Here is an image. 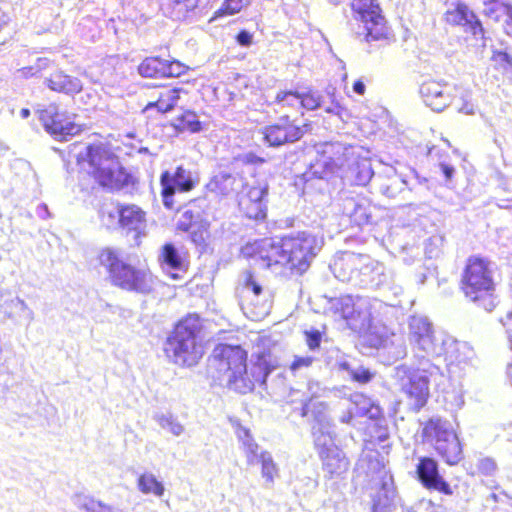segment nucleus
<instances>
[{
    "instance_id": "f257e3e1",
    "label": "nucleus",
    "mask_w": 512,
    "mask_h": 512,
    "mask_svg": "<svg viewBox=\"0 0 512 512\" xmlns=\"http://www.w3.org/2000/svg\"><path fill=\"white\" fill-rule=\"evenodd\" d=\"M323 239L308 231L297 232L281 239L263 238L241 248V255L253 259L262 267H288L299 274L305 272L321 249Z\"/></svg>"
},
{
    "instance_id": "f03ea898",
    "label": "nucleus",
    "mask_w": 512,
    "mask_h": 512,
    "mask_svg": "<svg viewBox=\"0 0 512 512\" xmlns=\"http://www.w3.org/2000/svg\"><path fill=\"white\" fill-rule=\"evenodd\" d=\"M246 362L247 353L240 346L219 344L213 350L210 367L217 370V378L225 382L229 389L245 394L253 390L255 383L265 385L274 369L266 355L258 357L251 374L247 372Z\"/></svg>"
},
{
    "instance_id": "7ed1b4c3",
    "label": "nucleus",
    "mask_w": 512,
    "mask_h": 512,
    "mask_svg": "<svg viewBox=\"0 0 512 512\" xmlns=\"http://www.w3.org/2000/svg\"><path fill=\"white\" fill-rule=\"evenodd\" d=\"M77 164L103 187L119 190L129 184L130 175L104 143L86 145L77 154Z\"/></svg>"
},
{
    "instance_id": "20e7f679",
    "label": "nucleus",
    "mask_w": 512,
    "mask_h": 512,
    "mask_svg": "<svg viewBox=\"0 0 512 512\" xmlns=\"http://www.w3.org/2000/svg\"><path fill=\"white\" fill-rule=\"evenodd\" d=\"M201 329L202 322L196 314H190L180 320L164 344L167 357L180 366L196 365L204 354Z\"/></svg>"
},
{
    "instance_id": "39448f33",
    "label": "nucleus",
    "mask_w": 512,
    "mask_h": 512,
    "mask_svg": "<svg viewBox=\"0 0 512 512\" xmlns=\"http://www.w3.org/2000/svg\"><path fill=\"white\" fill-rule=\"evenodd\" d=\"M494 282V264L486 258H468L461 277V290L465 297L486 311L497 305Z\"/></svg>"
},
{
    "instance_id": "423d86ee",
    "label": "nucleus",
    "mask_w": 512,
    "mask_h": 512,
    "mask_svg": "<svg viewBox=\"0 0 512 512\" xmlns=\"http://www.w3.org/2000/svg\"><path fill=\"white\" fill-rule=\"evenodd\" d=\"M328 309L359 333H377L383 302L363 296L342 295L329 299Z\"/></svg>"
},
{
    "instance_id": "0eeeda50",
    "label": "nucleus",
    "mask_w": 512,
    "mask_h": 512,
    "mask_svg": "<svg viewBox=\"0 0 512 512\" xmlns=\"http://www.w3.org/2000/svg\"><path fill=\"white\" fill-rule=\"evenodd\" d=\"M99 262L106 269L114 286L140 294H148L153 291L155 281L151 272L125 262L118 250L103 249L99 254Z\"/></svg>"
},
{
    "instance_id": "6e6552de",
    "label": "nucleus",
    "mask_w": 512,
    "mask_h": 512,
    "mask_svg": "<svg viewBox=\"0 0 512 512\" xmlns=\"http://www.w3.org/2000/svg\"><path fill=\"white\" fill-rule=\"evenodd\" d=\"M443 336L436 334L432 322L423 315H413L408 319L407 338L414 357L427 362L443 354Z\"/></svg>"
},
{
    "instance_id": "1a4fd4ad",
    "label": "nucleus",
    "mask_w": 512,
    "mask_h": 512,
    "mask_svg": "<svg viewBox=\"0 0 512 512\" xmlns=\"http://www.w3.org/2000/svg\"><path fill=\"white\" fill-rule=\"evenodd\" d=\"M422 435L447 464L455 465L462 460V446L449 421L431 418L425 424Z\"/></svg>"
},
{
    "instance_id": "9d476101",
    "label": "nucleus",
    "mask_w": 512,
    "mask_h": 512,
    "mask_svg": "<svg viewBox=\"0 0 512 512\" xmlns=\"http://www.w3.org/2000/svg\"><path fill=\"white\" fill-rule=\"evenodd\" d=\"M429 376L441 374L440 368L435 364H430L428 368L421 370L411 369L406 365H400L395 368V379L400 390L406 395L409 405L416 411H419L427 402L429 397Z\"/></svg>"
},
{
    "instance_id": "9b49d317",
    "label": "nucleus",
    "mask_w": 512,
    "mask_h": 512,
    "mask_svg": "<svg viewBox=\"0 0 512 512\" xmlns=\"http://www.w3.org/2000/svg\"><path fill=\"white\" fill-rule=\"evenodd\" d=\"M353 17L362 24V31L358 35H364L368 43L382 41L389 38V28L382 10L376 0H353L351 3Z\"/></svg>"
},
{
    "instance_id": "f8f14e48",
    "label": "nucleus",
    "mask_w": 512,
    "mask_h": 512,
    "mask_svg": "<svg viewBox=\"0 0 512 512\" xmlns=\"http://www.w3.org/2000/svg\"><path fill=\"white\" fill-rule=\"evenodd\" d=\"M304 127L305 125L297 123V117L291 119V115L284 114L276 123L263 127L264 143L269 147L277 148L297 142L305 134Z\"/></svg>"
},
{
    "instance_id": "ddd939ff",
    "label": "nucleus",
    "mask_w": 512,
    "mask_h": 512,
    "mask_svg": "<svg viewBox=\"0 0 512 512\" xmlns=\"http://www.w3.org/2000/svg\"><path fill=\"white\" fill-rule=\"evenodd\" d=\"M37 114L45 131L56 140H67L81 131L80 125L74 123L66 112L60 111L55 104L38 109Z\"/></svg>"
},
{
    "instance_id": "4468645a",
    "label": "nucleus",
    "mask_w": 512,
    "mask_h": 512,
    "mask_svg": "<svg viewBox=\"0 0 512 512\" xmlns=\"http://www.w3.org/2000/svg\"><path fill=\"white\" fill-rule=\"evenodd\" d=\"M360 264L355 287L367 289L391 288L393 273L383 263L363 254Z\"/></svg>"
},
{
    "instance_id": "2eb2a0df",
    "label": "nucleus",
    "mask_w": 512,
    "mask_h": 512,
    "mask_svg": "<svg viewBox=\"0 0 512 512\" xmlns=\"http://www.w3.org/2000/svg\"><path fill=\"white\" fill-rule=\"evenodd\" d=\"M237 296L245 314H251L252 318L266 315L270 305L267 301L260 302L262 287L254 280L253 275L246 271L242 275V285L237 288Z\"/></svg>"
},
{
    "instance_id": "dca6fc26",
    "label": "nucleus",
    "mask_w": 512,
    "mask_h": 512,
    "mask_svg": "<svg viewBox=\"0 0 512 512\" xmlns=\"http://www.w3.org/2000/svg\"><path fill=\"white\" fill-rule=\"evenodd\" d=\"M268 185L257 182L247 185L239 197V207L249 219L260 220L266 217Z\"/></svg>"
},
{
    "instance_id": "f3484780",
    "label": "nucleus",
    "mask_w": 512,
    "mask_h": 512,
    "mask_svg": "<svg viewBox=\"0 0 512 512\" xmlns=\"http://www.w3.org/2000/svg\"><path fill=\"white\" fill-rule=\"evenodd\" d=\"M417 460L415 473L419 482L427 489L451 495L452 490L441 476L438 462L434 458L425 456H420Z\"/></svg>"
},
{
    "instance_id": "a211bd4d",
    "label": "nucleus",
    "mask_w": 512,
    "mask_h": 512,
    "mask_svg": "<svg viewBox=\"0 0 512 512\" xmlns=\"http://www.w3.org/2000/svg\"><path fill=\"white\" fill-rule=\"evenodd\" d=\"M119 227L126 234L133 233V238L138 244L139 239L146 235V213L135 204L120 205Z\"/></svg>"
},
{
    "instance_id": "6ab92c4d",
    "label": "nucleus",
    "mask_w": 512,
    "mask_h": 512,
    "mask_svg": "<svg viewBox=\"0 0 512 512\" xmlns=\"http://www.w3.org/2000/svg\"><path fill=\"white\" fill-rule=\"evenodd\" d=\"M421 97L433 111L442 112L452 102L451 87L437 81H426L420 86Z\"/></svg>"
},
{
    "instance_id": "aec40b11",
    "label": "nucleus",
    "mask_w": 512,
    "mask_h": 512,
    "mask_svg": "<svg viewBox=\"0 0 512 512\" xmlns=\"http://www.w3.org/2000/svg\"><path fill=\"white\" fill-rule=\"evenodd\" d=\"M363 254H356L353 252H344L333 260L330 264V269L334 276L346 283L355 285L357 272L361 267V258Z\"/></svg>"
},
{
    "instance_id": "412c9836",
    "label": "nucleus",
    "mask_w": 512,
    "mask_h": 512,
    "mask_svg": "<svg viewBox=\"0 0 512 512\" xmlns=\"http://www.w3.org/2000/svg\"><path fill=\"white\" fill-rule=\"evenodd\" d=\"M356 147L340 142L325 143L322 146V154L326 158V164L338 169L347 170L355 162L357 156Z\"/></svg>"
},
{
    "instance_id": "4be33fe9",
    "label": "nucleus",
    "mask_w": 512,
    "mask_h": 512,
    "mask_svg": "<svg viewBox=\"0 0 512 512\" xmlns=\"http://www.w3.org/2000/svg\"><path fill=\"white\" fill-rule=\"evenodd\" d=\"M408 186V180L398 174L396 169L391 166L386 167L383 172L377 174L374 178V187L388 198H395Z\"/></svg>"
},
{
    "instance_id": "5701e85b",
    "label": "nucleus",
    "mask_w": 512,
    "mask_h": 512,
    "mask_svg": "<svg viewBox=\"0 0 512 512\" xmlns=\"http://www.w3.org/2000/svg\"><path fill=\"white\" fill-rule=\"evenodd\" d=\"M443 354L448 365L466 363L474 357L473 348L466 342H461L449 335L443 336Z\"/></svg>"
},
{
    "instance_id": "b1692460",
    "label": "nucleus",
    "mask_w": 512,
    "mask_h": 512,
    "mask_svg": "<svg viewBox=\"0 0 512 512\" xmlns=\"http://www.w3.org/2000/svg\"><path fill=\"white\" fill-rule=\"evenodd\" d=\"M158 261L164 271H176L174 273H170L171 278L174 280L181 279V273L186 272L185 260L172 243H166L162 246L158 256Z\"/></svg>"
},
{
    "instance_id": "393cba45",
    "label": "nucleus",
    "mask_w": 512,
    "mask_h": 512,
    "mask_svg": "<svg viewBox=\"0 0 512 512\" xmlns=\"http://www.w3.org/2000/svg\"><path fill=\"white\" fill-rule=\"evenodd\" d=\"M160 184H165L175 191L189 192L197 184V180L189 169L180 165L172 171H164L160 176Z\"/></svg>"
},
{
    "instance_id": "a878e982",
    "label": "nucleus",
    "mask_w": 512,
    "mask_h": 512,
    "mask_svg": "<svg viewBox=\"0 0 512 512\" xmlns=\"http://www.w3.org/2000/svg\"><path fill=\"white\" fill-rule=\"evenodd\" d=\"M342 212L358 227L367 225L371 219L370 205L363 198L349 197L342 201Z\"/></svg>"
},
{
    "instance_id": "bb28decb",
    "label": "nucleus",
    "mask_w": 512,
    "mask_h": 512,
    "mask_svg": "<svg viewBox=\"0 0 512 512\" xmlns=\"http://www.w3.org/2000/svg\"><path fill=\"white\" fill-rule=\"evenodd\" d=\"M446 20L450 24L467 27L474 36L483 34L481 22L464 4H458L455 9L447 11Z\"/></svg>"
},
{
    "instance_id": "cd10ccee",
    "label": "nucleus",
    "mask_w": 512,
    "mask_h": 512,
    "mask_svg": "<svg viewBox=\"0 0 512 512\" xmlns=\"http://www.w3.org/2000/svg\"><path fill=\"white\" fill-rule=\"evenodd\" d=\"M274 111L280 116L291 115V119L303 116L301 111L300 93L297 91H280L273 101Z\"/></svg>"
},
{
    "instance_id": "c85d7f7f",
    "label": "nucleus",
    "mask_w": 512,
    "mask_h": 512,
    "mask_svg": "<svg viewBox=\"0 0 512 512\" xmlns=\"http://www.w3.org/2000/svg\"><path fill=\"white\" fill-rule=\"evenodd\" d=\"M395 497L392 476L380 471V489L373 497V512H389Z\"/></svg>"
},
{
    "instance_id": "c756f323",
    "label": "nucleus",
    "mask_w": 512,
    "mask_h": 512,
    "mask_svg": "<svg viewBox=\"0 0 512 512\" xmlns=\"http://www.w3.org/2000/svg\"><path fill=\"white\" fill-rule=\"evenodd\" d=\"M322 461L323 471L329 478L339 477L346 473L349 468V461L344 452L339 448H332L330 451L319 456Z\"/></svg>"
},
{
    "instance_id": "7c9ffc66",
    "label": "nucleus",
    "mask_w": 512,
    "mask_h": 512,
    "mask_svg": "<svg viewBox=\"0 0 512 512\" xmlns=\"http://www.w3.org/2000/svg\"><path fill=\"white\" fill-rule=\"evenodd\" d=\"M237 437L241 443V449L244 452L248 465H261L263 456L271 455L270 452L260 449L248 429L240 427L237 431Z\"/></svg>"
},
{
    "instance_id": "2f4dec72",
    "label": "nucleus",
    "mask_w": 512,
    "mask_h": 512,
    "mask_svg": "<svg viewBox=\"0 0 512 512\" xmlns=\"http://www.w3.org/2000/svg\"><path fill=\"white\" fill-rule=\"evenodd\" d=\"M237 437L241 443V449L244 452L248 465H261L263 456L271 455L270 452L260 449L248 429L240 427L237 431Z\"/></svg>"
},
{
    "instance_id": "473e14b6",
    "label": "nucleus",
    "mask_w": 512,
    "mask_h": 512,
    "mask_svg": "<svg viewBox=\"0 0 512 512\" xmlns=\"http://www.w3.org/2000/svg\"><path fill=\"white\" fill-rule=\"evenodd\" d=\"M240 186H243L242 179L229 172L220 171L206 184V189L216 195L226 196L236 191Z\"/></svg>"
},
{
    "instance_id": "72a5a7b5",
    "label": "nucleus",
    "mask_w": 512,
    "mask_h": 512,
    "mask_svg": "<svg viewBox=\"0 0 512 512\" xmlns=\"http://www.w3.org/2000/svg\"><path fill=\"white\" fill-rule=\"evenodd\" d=\"M182 95H187V91L182 87L164 88L159 92L157 100L149 102L145 110L156 108L161 113H167L178 106Z\"/></svg>"
},
{
    "instance_id": "f704fd0d",
    "label": "nucleus",
    "mask_w": 512,
    "mask_h": 512,
    "mask_svg": "<svg viewBox=\"0 0 512 512\" xmlns=\"http://www.w3.org/2000/svg\"><path fill=\"white\" fill-rule=\"evenodd\" d=\"M44 84L52 91L65 94H75L82 90V83L78 78L64 74L62 71H56L45 78Z\"/></svg>"
},
{
    "instance_id": "c9c22d12",
    "label": "nucleus",
    "mask_w": 512,
    "mask_h": 512,
    "mask_svg": "<svg viewBox=\"0 0 512 512\" xmlns=\"http://www.w3.org/2000/svg\"><path fill=\"white\" fill-rule=\"evenodd\" d=\"M168 5L177 19H185L189 13L198 14L206 8L208 0H168Z\"/></svg>"
},
{
    "instance_id": "e433bc0d",
    "label": "nucleus",
    "mask_w": 512,
    "mask_h": 512,
    "mask_svg": "<svg viewBox=\"0 0 512 512\" xmlns=\"http://www.w3.org/2000/svg\"><path fill=\"white\" fill-rule=\"evenodd\" d=\"M346 171L354 177L357 185L364 186L372 181V185L374 186V178L377 175L374 174L371 164L367 159H360L357 155L355 162H353Z\"/></svg>"
},
{
    "instance_id": "4c0bfd02",
    "label": "nucleus",
    "mask_w": 512,
    "mask_h": 512,
    "mask_svg": "<svg viewBox=\"0 0 512 512\" xmlns=\"http://www.w3.org/2000/svg\"><path fill=\"white\" fill-rule=\"evenodd\" d=\"M74 504L86 512H124L120 508L108 506L84 494H76L73 497Z\"/></svg>"
},
{
    "instance_id": "58836bf2",
    "label": "nucleus",
    "mask_w": 512,
    "mask_h": 512,
    "mask_svg": "<svg viewBox=\"0 0 512 512\" xmlns=\"http://www.w3.org/2000/svg\"><path fill=\"white\" fill-rule=\"evenodd\" d=\"M313 437L319 456L330 451L332 448H337L334 443L332 425L327 428L313 426Z\"/></svg>"
},
{
    "instance_id": "ea45409f",
    "label": "nucleus",
    "mask_w": 512,
    "mask_h": 512,
    "mask_svg": "<svg viewBox=\"0 0 512 512\" xmlns=\"http://www.w3.org/2000/svg\"><path fill=\"white\" fill-rule=\"evenodd\" d=\"M337 366L339 370L347 372L353 381L360 384H366L374 377V373L369 369L346 360L337 362Z\"/></svg>"
},
{
    "instance_id": "a19ab883",
    "label": "nucleus",
    "mask_w": 512,
    "mask_h": 512,
    "mask_svg": "<svg viewBox=\"0 0 512 512\" xmlns=\"http://www.w3.org/2000/svg\"><path fill=\"white\" fill-rule=\"evenodd\" d=\"M165 59L147 57L138 66V73L146 78H164Z\"/></svg>"
},
{
    "instance_id": "79ce46f5",
    "label": "nucleus",
    "mask_w": 512,
    "mask_h": 512,
    "mask_svg": "<svg viewBox=\"0 0 512 512\" xmlns=\"http://www.w3.org/2000/svg\"><path fill=\"white\" fill-rule=\"evenodd\" d=\"M137 487L143 494H153L156 497L163 496L165 491L163 483L151 472H145L139 476Z\"/></svg>"
},
{
    "instance_id": "37998d69",
    "label": "nucleus",
    "mask_w": 512,
    "mask_h": 512,
    "mask_svg": "<svg viewBox=\"0 0 512 512\" xmlns=\"http://www.w3.org/2000/svg\"><path fill=\"white\" fill-rule=\"evenodd\" d=\"M172 125L179 132L197 133L202 130V124L197 114L190 110L175 118Z\"/></svg>"
},
{
    "instance_id": "c03bdc74",
    "label": "nucleus",
    "mask_w": 512,
    "mask_h": 512,
    "mask_svg": "<svg viewBox=\"0 0 512 512\" xmlns=\"http://www.w3.org/2000/svg\"><path fill=\"white\" fill-rule=\"evenodd\" d=\"M310 412L309 417H306L308 420H313L316 422V427H324L332 425L328 415H327V405L322 401H315L312 398L310 399Z\"/></svg>"
},
{
    "instance_id": "a18cd8bd",
    "label": "nucleus",
    "mask_w": 512,
    "mask_h": 512,
    "mask_svg": "<svg viewBox=\"0 0 512 512\" xmlns=\"http://www.w3.org/2000/svg\"><path fill=\"white\" fill-rule=\"evenodd\" d=\"M248 4V0H224L221 6L214 12L210 21H214L220 17L238 14L244 7L248 6Z\"/></svg>"
},
{
    "instance_id": "49530a36",
    "label": "nucleus",
    "mask_w": 512,
    "mask_h": 512,
    "mask_svg": "<svg viewBox=\"0 0 512 512\" xmlns=\"http://www.w3.org/2000/svg\"><path fill=\"white\" fill-rule=\"evenodd\" d=\"M261 475L265 479L267 487H272L276 478L279 477V468L272 455L263 456L261 464Z\"/></svg>"
},
{
    "instance_id": "de8ad7c7",
    "label": "nucleus",
    "mask_w": 512,
    "mask_h": 512,
    "mask_svg": "<svg viewBox=\"0 0 512 512\" xmlns=\"http://www.w3.org/2000/svg\"><path fill=\"white\" fill-rule=\"evenodd\" d=\"M200 219L201 215L199 212H194L191 209H185L178 219L177 229L188 232L200 223Z\"/></svg>"
},
{
    "instance_id": "09e8293b",
    "label": "nucleus",
    "mask_w": 512,
    "mask_h": 512,
    "mask_svg": "<svg viewBox=\"0 0 512 512\" xmlns=\"http://www.w3.org/2000/svg\"><path fill=\"white\" fill-rule=\"evenodd\" d=\"M159 426L165 430H168L174 436H180L184 432V427L171 415L157 414L154 416Z\"/></svg>"
},
{
    "instance_id": "8fccbe9b",
    "label": "nucleus",
    "mask_w": 512,
    "mask_h": 512,
    "mask_svg": "<svg viewBox=\"0 0 512 512\" xmlns=\"http://www.w3.org/2000/svg\"><path fill=\"white\" fill-rule=\"evenodd\" d=\"M370 434L371 438H373L377 444L381 445L382 448L389 446L387 443L389 440V430L386 425L382 424V421H376L374 423Z\"/></svg>"
},
{
    "instance_id": "3c124183",
    "label": "nucleus",
    "mask_w": 512,
    "mask_h": 512,
    "mask_svg": "<svg viewBox=\"0 0 512 512\" xmlns=\"http://www.w3.org/2000/svg\"><path fill=\"white\" fill-rule=\"evenodd\" d=\"M120 205L114 208H104L101 211V222L107 228L119 227Z\"/></svg>"
},
{
    "instance_id": "603ef678",
    "label": "nucleus",
    "mask_w": 512,
    "mask_h": 512,
    "mask_svg": "<svg viewBox=\"0 0 512 512\" xmlns=\"http://www.w3.org/2000/svg\"><path fill=\"white\" fill-rule=\"evenodd\" d=\"M301 111L315 110L324 107L321 103V97L316 92L309 91L307 93H300Z\"/></svg>"
},
{
    "instance_id": "864d4df0",
    "label": "nucleus",
    "mask_w": 512,
    "mask_h": 512,
    "mask_svg": "<svg viewBox=\"0 0 512 512\" xmlns=\"http://www.w3.org/2000/svg\"><path fill=\"white\" fill-rule=\"evenodd\" d=\"M407 209V214L410 216L421 217L427 216L435 211L432 209L431 205L425 201L420 202H410L405 207Z\"/></svg>"
},
{
    "instance_id": "5fc2aeb1",
    "label": "nucleus",
    "mask_w": 512,
    "mask_h": 512,
    "mask_svg": "<svg viewBox=\"0 0 512 512\" xmlns=\"http://www.w3.org/2000/svg\"><path fill=\"white\" fill-rule=\"evenodd\" d=\"M510 5L511 4L499 0L486 6L484 12L490 18L498 21L501 17H504Z\"/></svg>"
},
{
    "instance_id": "6e6d98bb",
    "label": "nucleus",
    "mask_w": 512,
    "mask_h": 512,
    "mask_svg": "<svg viewBox=\"0 0 512 512\" xmlns=\"http://www.w3.org/2000/svg\"><path fill=\"white\" fill-rule=\"evenodd\" d=\"M10 306L12 309L19 313V316L24 318L29 324L34 319L33 311L28 307L24 300L16 297L11 300Z\"/></svg>"
},
{
    "instance_id": "4d7b16f0",
    "label": "nucleus",
    "mask_w": 512,
    "mask_h": 512,
    "mask_svg": "<svg viewBox=\"0 0 512 512\" xmlns=\"http://www.w3.org/2000/svg\"><path fill=\"white\" fill-rule=\"evenodd\" d=\"M310 399L311 397L307 394H301V399H299L300 403L298 404H289L291 406V414L298 415L302 418L309 417L310 412Z\"/></svg>"
},
{
    "instance_id": "13d9d810",
    "label": "nucleus",
    "mask_w": 512,
    "mask_h": 512,
    "mask_svg": "<svg viewBox=\"0 0 512 512\" xmlns=\"http://www.w3.org/2000/svg\"><path fill=\"white\" fill-rule=\"evenodd\" d=\"M185 70L186 67L179 61L165 60L164 62V78L179 77L185 72Z\"/></svg>"
},
{
    "instance_id": "bf43d9fd",
    "label": "nucleus",
    "mask_w": 512,
    "mask_h": 512,
    "mask_svg": "<svg viewBox=\"0 0 512 512\" xmlns=\"http://www.w3.org/2000/svg\"><path fill=\"white\" fill-rule=\"evenodd\" d=\"M188 232H190V239L195 245L202 246L205 244L208 232L206 226L201 222L196 227L190 229Z\"/></svg>"
},
{
    "instance_id": "052dcab7",
    "label": "nucleus",
    "mask_w": 512,
    "mask_h": 512,
    "mask_svg": "<svg viewBox=\"0 0 512 512\" xmlns=\"http://www.w3.org/2000/svg\"><path fill=\"white\" fill-rule=\"evenodd\" d=\"M492 61L502 67L505 71H512V55L504 51L494 52Z\"/></svg>"
},
{
    "instance_id": "680f3d73",
    "label": "nucleus",
    "mask_w": 512,
    "mask_h": 512,
    "mask_svg": "<svg viewBox=\"0 0 512 512\" xmlns=\"http://www.w3.org/2000/svg\"><path fill=\"white\" fill-rule=\"evenodd\" d=\"M314 358L311 356H295L291 362L289 369L291 372L296 373L302 369H306L312 365Z\"/></svg>"
},
{
    "instance_id": "e2e57ef3",
    "label": "nucleus",
    "mask_w": 512,
    "mask_h": 512,
    "mask_svg": "<svg viewBox=\"0 0 512 512\" xmlns=\"http://www.w3.org/2000/svg\"><path fill=\"white\" fill-rule=\"evenodd\" d=\"M391 344L392 346L389 353L392 354L396 360L402 359L407 355V346L401 337H397L395 340H392Z\"/></svg>"
},
{
    "instance_id": "0e129e2a",
    "label": "nucleus",
    "mask_w": 512,
    "mask_h": 512,
    "mask_svg": "<svg viewBox=\"0 0 512 512\" xmlns=\"http://www.w3.org/2000/svg\"><path fill=\"white\" fill-rule=\"evenodd\" d=\"M324 110L327 113H331L338 116L343 122L348 121V119L350 118L349 111L334 100L333 102H331L330 105L325 106Z\"/></svg>"
},
{
    "instance_id": "69168bd1",
    "label": "nucleus",
    "mask_w": 512,
    "mask_h": 512,
    "mask_svg": "<svg viewBox=\"0 0 512 512\" xmlns=\"http://www.w3.org/2000/svg\"><path fill=\"white\" fill-rule=\"evenodd\" d=\"M322 335L318 330L305 331V340L311 351H315L320 347Z\"/></svg>"
},
{
    "instance_id": "338daca9",
    "label": "nucleus",
    "mask_w": 512,
    "mask_h": 512,
    "mask_svg": "<svg viewBox=\"0 0 512 512\" xmlns=\"http://www.w3.org/2000/svg\"><path fill=\"white\" fill-rule=\"evenodd\" d=\"M162 190H161V196L163 200V204L166 208L172 209L174 206V199L173 196L176 193L174 188H170L169 186L165 184H161Z\"/></svg>"
},
{
    "instance_id": "774afa93",
    "label": "nucleus",
    "mask_w": 512,
    "mask_h": 512,
    "mask_svg": "<svg viewBox=\"0 0 512 512\" xmlns=\"http://www.w3.org/2000/svg\"><path fill=\"white\" fill-rule=\"evenodd\" d=\"M477 467L481 473L492 475L496 470V463L491 458H483L479 460Z\"/></svg>"
}]
</instances>
